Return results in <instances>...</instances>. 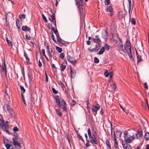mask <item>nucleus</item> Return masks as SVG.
I'll return each mask as SVG.
<instances>
[{"label": "nucleus", "mask_w": 149, "mask_h": 149, "mask_svg": "<svg viewBox=\"0 0 149 149\" xmlns=\"http://www.w3.org/2000/svg\"><path fill=\"white\" fill-rule=\"evenodd\" d=\"M66 66L65 65H63V64H62L61 65V71H63L66 68Z\"/></svg>", "instance_id": "nucleus-39"}, {"label": "nucleus", "mask_w": 149, "mask_h": 149, "mask_svg": "<svg viewBox=\"0 0 149 149\" xmlns=\"http://www.w3.org/2000/svg\"><path fill=\"white\" fill-rule=\"evenodd\" d=\"M62 106V109L63 111H67V109L66 108V103L64 100L63 99H61V104Z\"/></svg>", "instance_id": "nucleus-14"}, {"label": "nucleus", "mask_w": 149, "mask_h": 149, "mask_svg": "<svg viewBox=\"0 0 149 149\" xmlns=\"http://www.w3.org/2000/svg\"><path fill=\"white\" fill-rule=\"evenodd\" d=\"M145 88L147 89H148V86L146 82H145L144 84Z\"/></svg>", "instance_id": "nucleus-52"}, {"label": "nucleus", "mask_w": 149, "mask_h": 149, "mask_svg": "<svg viewBox=\"0 0 149 149\" xmlns=\"http://www.w3.org/2000/svg\"><path fill=\"white\" fill-rule=\"evenodd\" d=\"M100 47V44L96 45L95 47L91 50V52H97L98 51Z\"/></svg>", "instance_id": "nucleus-10"}, {"label": "nucleus", "mask_w": 149, "mask_h": 149, "mask_svg": "<svg viewBox=\"0 0 149 149\" xmlns=\"http://www.w3.org/2000/svg\"><path fill=\"white\" fill-rule=\"evenodd\" d=\"M24 56L26 58V62L27 63H28V62H29V59L28 58L27 54L25 52H24Z\"/></svg>", "instance_id": "nucleus-34"}, {"label": "nucleus", "mask_w": 149, "mask_h": 149, "mask_svg": "<svg viewBox=\"0 0 149 149\" xmlns=\"http://www.w3.org/2000/svg\"><path fill=\"white\" fill-rule=\"evenodd\" d=\"M90 139V142L92 144H95L97 145L98 142L97 139V137H91Z\"/></svg>", "instance_id": "nucleus-8"}, {"label": "nucleus", "mask_w": 149, "mask_h": 149, "mask_svg": "<svg viewBox=\"0 0 149 149\" xmlns=\"http://www.w3.org/2000/svg\"><path fill=\"white\" fill-rule=\"evenodd\" d=\"M130 21L131 23L133 25H135L136 24V22L134 18H132L130 20Z\"/></svg>", "instance_id": "nucleus-35"}, {"label": "nucleus", "mask_w": 149, "mask_h": 149, "mask_svg": "<svg viewBox=\"0 0 149 149\" xmlns=\"http://www.w3.org/2000/svg\"><path fill=\"white\" fill-rule=\"evenodd\" d=\"M87 141V142L86 144L85 145L87 147H88L90 146V145L89 143L88 140Z\"/></svg>", "instance_id": "nucleus-57"}, {"label": "nucleus", "mask_w": 149, "mask_h": 149, "mask_svg": "<svg viewBox=\"0 0 149 149\" xmlns=\"http://www.w3.org/2000/svg\"><path fill=\"white\" fill-rule=\"evenodd\" d=\"M51 38L55 42H56V40L55 39V37L54 36L53 34H52V35L51 36Z\"/></svg>", "instance_id": "nucleus-54"}, {"label": "nucleus", "mask_w": 149, "mask_h": 149, "mask_svg": "<svg viewBox=\"0 0 149 149\" xmlns=\"http://www.w3.org/2000/svg\"><path fill=\"white\" fill-rule=\"evenodd\" d=\"M77 137L80 139H81L82 141L84 142V140L83 139L82 137L80 136L79 134L77 135Z\"/></svg>", "instance_id": "nucleus-45"}, {"label": "nucleus", "mask_w": 149, "mask_h": 149, "mask_svg": "<svg viewBox=\"0 0 149 149\" xmlns=\"http://www.w3.org/2000/svg\"><path fill=\"white\" fill-rule=\"evenodd\" d=\"M128 2L129 6L130 7H131V0H128Z\"/></svg>", "instance_id": "nucleus-60"}, {"label": "nucleus", "mask_w": 149, "mask_h": 149, "mask_svg": "<svg viewBox=\"0 0 149 149\" xmlns=\"http://www.w3.org/2000/svg\"><path fill=\"white\" fill-rule=\"evenodd\" d=\"M106 143L107 146L109 145V143L108 141V140L107 139H106Z\"/></svg>", "instance_id": "nucleus-61"}, {"label": "nucleus", "mask_w": 149, "mask_h": 149, "mask_svg": "<svg viewBox=\"0 0 149 149\" xmlns=\"http://www.w3.org/2000/svg\"><path fill=\"white\" fill-rule=\"evenodd\" d=\"M42 16L43 19L44 20L45 22H47L48 21H47V20L46 17L44 15V14H42Z\"/></svg>", "instance_id": "nucleus-42"}, {"label": "nucleus", "mask_w": 149, "mask_h": 149, "mask_svg": "<svg viewBox=\"0 0 149 149\" xmlns=\"http://www.w3.org/2000/svg\"><path fill=\"white\" fill-rule=\"evenodd\" d=\"M13 135L14 136V137L12 138V140L13 141L17 140L18 138V135L17 134V133L15 132L13 134Z\"/></svg>", "instance_id": "nucleus-23"}, {"label": "nucleus", "mask_w": 149, "mask_h": 149, "mask_svg": "<svg viewBox=\"0 0 149 149\" xmlns=\"http://www.w3.org/2000/svg\"><path fill=\"white\" fill-rule=\"evenodd\" d=\"M104 47L105 49H106L107 51L109 50L110 48V46L109 45H108L107 43H105Z\"/></svg>", "instance_id": "nucleus-31"}, {"label": "nucleus", "mask_w": 149, "mask_h": 149, "mask_svg": "<svg viewBox=\"0 0 149 149\" xmlns=\"http://www.w3.org/2000/svg\"><path fill=\"white\" fill-rule=\"evenodd\" d=\"M67 58L68 61L72 64H74L76 62L75 59L74 58L68 54V53L67 54Z\"/></svg>", "instance_id": "nucleus-5"}, {"label": "nucleus", "mask_w": 149, "mask_h": 149, "mask_svg": "<svg viewBox=\"0 0 149 149\" xmlns=\"http://www.w3.org/2000/svg\"><path fill=\"white\" fill-rule=\"evenodd\" d=\"M136 135L137 139H140L142 136V133L141 130V131H139L137 132Z\"/></svg>", "instance_id": "nucleus-17"}, {"label": "nucleus", "mask_w": 149, "mask_h": 149, "mask_svg": "<svg viewBox=\"0 0 149 149\" xmlns=\"http://www.w3.org/2000/svg\"><path fill=\"white\" fill-rule=\"evenodd\" d=\"M70 74L71 77L72 78H74L75 77L76 74V71L75 69L72 67H70Z\"/></svg>", "instance_id": "nucleus-7"}, {"label": "nucleus", "mask_w": 149, "mask_h": 149, "mask_svg": "<svg viewBox=\"0 0 149 149\" xmlns=\"http://www.w3.org/2000/svg\"><path fill=\"white\" fill-rule=\"evenodd\" d=\"M118 47L122 51H124V49L123 48V45L121 43L119 45H118Z\"/></svg>", "instance_id": "nucleus-32"}, {"label": "nucleus", "mask_w": 149, "mask_h": 149, "mask_svg": "<svg viewBox=\"0 0 149 149\" xmlns=\"http://www.w3.org/2000/svg\"><path fill=\"white\" fill-rule=\"evenodd\" d=\"M49 20L52 22L54 25L55 26V27L56 28V21L55 17V15L54 14H53V15L51 16V18L49 17Z\"/></svg>", "instance_id": "nucleus-9"}, {"label": "nucleus", "mask_w": 149, "mask_h": 149, "mask_svg": "<svg viewBox=\"0 0 149 149\" xmlns=\"http://www.w3.org/2000/svg\"><path fill=\"white\" fill-rule=\"evenodd\" d=\"M56 50L59 53H61L62 51V49L58 47H56Z\"/></svg>", "instance_id": "nucleus-38"}, {"label": "nucleus", "mask_w": 149, "mask_h": 149, "mask_svg": "<svg viewBox=\"0 0 149 149\" xmlns=\"http://www.w3.org/2000/svg\"><path fill=\"white\" fill-rule=\"evenodd\" d=\"M75 101L74 100H72V102L71 103V106H73L75 104Z\"/></svg>", "instance_id": "nucleus-50"}, {"label": "nucleus", "mask_w": 149, "mask_h": 149, "mask_svg": "<svg viewBox=\"0 0 149 149\" xmlns=\"http://www.w3.org/2000/svg\"><path fill=\"white\" fill-rule=\"evenodd\" d=\"M114 146L115 148H118V145L117 141H116V142H114Z\"/></svg>", "instance_id": "nucleus-46"}, {"label": "nucleus", "mask_w": 149, "mask_h": 149, "mask_svg": "<svg viewBox=\"0 0 149 149\" xmlns=\"http://www.w3.org/2000/svg\"><path fill=\"white\" fill-rule=\"evenodd\" d=\"M136 54L137 55V63L141 61H142V60L141 57V56H139L137 55V53L136 52Z\"/></svg>", "instance_id": "nucleus-28"}, {"label": "nucleus", "mask_w": 149, "mask_h": 149, "mask_svg": "<svg viewBox=\"0 0 149 149\" xmlns=\"http://www.w3.org/2000/svg\"><path fill=\"white\" fill-rule=\"evenodd\" d=\"M105 76L106 77H108L109 75V73L107 70H106L104 73Z\"/></svg>", "instance_id": "nucleus-47"}, {"label": "nucleus", "mask_w": 149, "mask_h": 149, "mask_svg": "<svg viewBox=\"0 0 149 149\" xmlns=\"http://www.w3.org/2000/svg\"><path fill=\"white\" fill-rule=\"evenodd\" d=\"M2 69L3 72H5L6 74L7 70L6 69V65L5 61H4L3 65L2 66Z\"/></svg>", "instance_id": "nucleus-26"}, {"label": "nucleus", "mask_w": 149, "mask_h": 149, "mask_svg": "<svg viewBox=\"0 0 149 149\" xmlns=\"http://www.w3.org/2000/svg\"><path fill=\"white\" fill-rule=\"evenodd\" d=\"M144 139L146 141L149 139V133H146L144 136Z\"/></svg>", "instance_id": "nucleus-29"}, {"label": "nucleus", "mask_w": 149, "mask_h": 149, "mask_svg": "<svg viewBox=\"0 0 149 149\" xmlns=\"http://www.w3.org/2000/svg\"><path fill=\"white\" fill-rule=\"evenodd\" d=\"M52 90L54 94H56L58 93V91L54 88H52Z\"/></svg>", "instance_id": "nucleus-51"}, {"label": "nucleus", "mask_w": 149, "mask_h": 149, "mask_svg": "<svg viewBox=\"0 0 149 149\" xmlns=\"http://www.w3.org/2000/svg\"><path fill=\"white\" fill-rule=\"evenodd\" d=\"M6 41L7 42L9 45V46L12 47L13 45L12 42V41L8 40V38L7 37L6 38Z\"/></svg>", "instance_id": "nucleus-27"}, {"label": "nucleus", "mask_w": 149, "mask_h": 149, "mask_svg": "<svg viewBox=\"0 0 149 149\" xmlns=\"http://www.w3.org/2000/svg\"><path fill=\"white\" fill-rule=\"evenodd\" d=\"M57 40L60 46H66L65 43H63L62 42V40L60 37L57 38Z\"/></svg>", "instance_id": "nucleus-18"}, {"label": "nucleus", "mask_w": 149, "mask_h": 149, "mask_svg": "<svg viewBox=\"0 0 149 149\" xmlns=\"http://www.w3.org/2000/svg\"><path fill=\"white\" fill-rule=\"evenodd\" d=\"M13 143L16 147L18 149H21V146L17 140L13 141Z\"/></svg>", "instance_id": "nucleus-12"}, {"label": "nucleus", "mask_w": 149, "mask_h": 149, "mask_svg": "<svg viewBox=\"0 0 149 149\" xmlns=\"http://www.w3.org/2000/svg\"><path fill=\"white\" fill-rule=\"evenodd\" d=\"M125 15V14L124 12L123 11H119L118 13V17L120 19L124 18Z\"/></svg>", "instance_id": "nucleus-13"}, {"label": "nucleus", "mask_w": 149, "mask_h": 149, "mask_svg": "<svg viewBox=\"0 0 149 149\" xmlns=\"http://www.w3.org/2000/svg\"><path fill=\"white\" fill-rule=\"evenodd\" d=\"M3 123L4 121L3 120L1 119L0 118V126H1V125H2L3 124Z\"/></svg>", "instance_id": "nucleus-58"}, {"label": "nucleus", "mask_w": 149, "mask_h": 149, "mask_svg": "<svg viewBox=\"0 0 149 149\" xmlns=\"http://www.w3.org/2000/svg\"><path fill=\"white\" fill-rule=\"evenodd\" d=\"M124 136L125 141H122V145L123 147L124 148H127V149H130V145L127 143H131L132 139L133 140L134 139V135L131 136L127 134V132H125L124 133Z\"/></svg>", "instance_id": "nucleus-1"}, {"label": "nucleus", "mask_w": 149, "mask_h": 149, "mask_svg": "<svg viewBox=\"0 0 149 149\" xmlns=\"http://www.w3.org/2000/svg\"><path fill=\"white\" fill-rule=\"evenodd\" d=\"M105 50L104 47H102L100 49V51L97 53V54L101 55L103 53Z\"/></svg>", "instance_id": "nucleus-25"}, {"label": "nucleus", "mask_w": 149, "mask_h": 149, "mask_svg": "<svg viewBox=\"0 0 149 149\" xmlns=\"http://www.w3.org/2000/svg\"><path fill=\"white\" fill-rule=\"evenodd\" d=\"M45 75H46V78H45V81L46 82H47L48 81V77L46 73H45Z\"/></svg>", "instance_id": "nucleus-63"}, {"label": "nucleus", "mask_w": 149, "mask_h": 149, "mask_svg": "<svg viewBox=\"0 0 149 149\" xmlns=\"http://www.w3.org/2000/svg\"><path fill=\"white\" fill-rule=\"evenodd\" d=\"M16 25L17 28L18 29H19L21 26V23L20 21L18 19H17L16 20Z\"/></svg>", "instance_id": "nucleus-21"}, {"label": "nucleus", "mask_w": 149, "mask_h": 149, "mask_svg": "<svg viewBox=\"0 0 149 149\" xmlns=\"http://www.w3.org/2000/svg\"><path fill=\"white\" fill-rule=\"evenodd\" d=\"M25 15L23 14L22 15H19V18L21 19L22 18H23V19H24L25 18Z\"/></svg>", "instance_id": "nucleus-49"}, {"label": "nucleus", "mask_w": 149, "mask_h": 149, "mask_svg": "<svg viewBox=\"0 0 149 149\" xmlns=\"http://www.w3.org/2000/svg\"><path fill=\"white\" fill-rule=\"evenodd\" d=\"M55 100L57 105L59 107H61L62 106L61 100L59 99V97L58 95H56L55 97Z\"/></svg>", "instance_id": "nucleus-6"}, {"label": "nucleus", "mask_w": 149, "mask_h": 149, "mask_svg": "<svg viewBox=\"0 0 149 149\" xmlns=\"http://www.w3.org/2000/svg\"><path fill=\"white\" fill-rule=\"evenodd\" d=\"M96 132H95V133L92 134V135L91 136V137H97L96 135Z\"/></svg>", "instance_id": "nucleus-62"}, {"label": "nucleus", "mask_w": 149, "mask_h": 149, "mask_svg": "<svg viewBox=\"0 0 149 149\" xmlns=\"http://www.w3.org/2000/svg\"><path fill=\"white\" fill-rule=\"evenodd\" d=\"M38 66L40 68L42 66V63L40 60L38 61Z\"/></svg>", "instance_id": "nucleus-56"}, {"label": "nucleus", "mask_w": 149, "mask_h": 149, "mask_svg": "<svg viewBox=\"0 0 149 149\" xmlns=\"http://www.w3.org/2000/svg\"><path fill=\"white\" fill-rule=\"evenodd\" d=\"M102 36L104 38H106V37L108 36V34L107 31L104 30H103L102 32Z\"/></svg>", "instance_id": "nucleus-22"}, {"label": "nucleus", "mask_w": 149, "mask_h": 149, "mask_svg": "<svg viewBox=\"0 0 149 149\" xmlns=\"http://www.w3.org/2000/svg\"><path fill=\"white\" fill-rule=\"evenodd\" d=\"M20 89L21 91V93H24L25 92V89L24 88L23 86H20Z\"/></svg>", "instance_id": "nucleus-37"}, {"label": "nucleus", "mask_w": 149, "mask_h": 149, "mask_svg": "<svg viewBox=\"0 0 149 149\" xmlns=\"http://www.w3.org/2000/svg\"><path fill=\"white\" fill-rule=\"evenodd\" d=\"M42 53L44 56H45L46 55L45 54V50L44 49H43L42 50Z\"/></svg>", "instance_id": "nucleus-59"}, {"label": "nucleus", "mask_w": 149, "mask_h": 149, "mask_svg": "<svg viewBox=\"0 0 149 149\" xmlns=\"http://www.w3.org/2000/svg\"><path fill=\"white\" fill-rule=\"evenodd\" d=\"M56 113L59 117H61L62 116V114L61 112V110L59 109H56Z\"/></svg>", "instance_id": "nucleus-24"}, {"label": "nucleus", "mask_w": 149, "mask_h": 149, "mask_svg": "<svg viewBox=\"0 0 149 149\" xmlns=\"http://www.w3.org/2000/svg\"><path fill=\"white\" fill-rule=\"evenodd\" d=\"M3 109L6 112H8L11 116H13V111L9 105L7 104H4L3 106Z\"/></svg>", "instance_id": "nucleus-3"}, {"label": "nucleus", "mask_w": 149, "mask_h": 149, "mask_svg": "<svg viewBox=\"0 0 149 149\" xmlns=\"http://www.w3.org/2000/svg\"><path fill=\"white\" fill-rule=\"evenodd\" d=\"M87 131H88V137H89V138H90L91 137V136H92L91 134V130H90V128H88Z\"/></svg>", "instance_id": "nucleus-36"}, {"label": "nucleus", "mask_w": 149, "mask_h": 149, "mask_svg": "<svg viewBox=\"0 0 149 149\" xmlns=\"http://www.w3.org/2000/svg\"><path fill=\"white\" fill-rule=\"evenodd\" d=\"M83 0H79V1L77 3H75V5L77 6L80 14H82L84 12V7L83 5Z\"/></svg>", "instance_id": "nucleus-2"}, {"label": "nucleus", "mask_w": 149, "mask_h": 149, "mask_svg": "<svg viewBox=\"0 0 149 149\" xmlns=\"http://www.w3.org/2000/svg\"><path fill=\"white\" fill-rule=\"evenodd\" d=\"M47 52V53L50 58L52 57L54 54L52 49L50 50H49Z\"/></svg>", "instance_id": "nucleus-19"}, {"label": "nucleus", "mask_w": 149, "mask_h": 149, "mask_svg": "<svg viewBox=\"0 0 149 149\" xmlns=\"http://www.w3.org/2000/svg\"><path fill=\"white\" fill-rule=\"evenodd\" d=\"M65 56V54L64 53H61L59 56V57L63 59L64 58Z\"/></svg>", "instance_id": "nucleus-43"}, {"label": "nucleus", "mask_w": 149, "mask_h": 149, "mask_svg": "<svg viewBox=\"0 0 149 149\" xmlns=\"http://www.w3.org/2000/svg\"><path fill=\"white\" fill-rule=\"evenodd\" d=\"M116 133L117 136H118L119 137H120L121 136V135L122 132L118 130L116 132Z\"/></svg>", "instance_id": "nucleus-40"}, {"label": "nucleus", "mask_w": 149, "mask_h": 149, "mask_svg": "<svg viewBox=\"0 0 149 149\" xmlns=\"http://www.w3.org/2000/svg\"><path fill=\"white\" fill-rule=\"evenodd\" d=\"M124 48L127 53L131 52L130 43L129 40H127L126 41V44L124 46Z\"/></svg>", "instance_id": "nucleus-4"}, {"label": "nucleus", "mask_w": 149, "mask_h": 149, "mask_svg": "<svg viewBox=\"0 0 149 149\" xmlns=\"http://www.w3.org/2000/svg\"><path fill=\"white\" fill-rule=\"evenodd\" d=\"M0 127H2L3 128L6 130L8 127V125L5 123H3L1 125Z\"/></svg>", "instance_id": "nucleus-30"}, {"label": "nucleus", "mask_w": 149, "mask_h": 149, "mask_svg": "<svg viewBox=\"0 0 149 149\" xmlns=\"http://www.w3.org/2000/svg\"><path fill=\"white\" fill-rule=\"evenodd\" d=\"M100 108V105L97 104L95 106H93L92 109L93 111L97 112L99 109Z\"/></svg>", "instance_id": "nucleus-16"}, {"label": "nucleus", "mask_w": 149, "mask_h": 149, "mask_svg": "<svg viewBox=\"0 0 149 149\" xmlns=\"http://www.w3.org/2000/svg\"><path fill=\"white\" fill-rule=\"evenodd\" d=\"M5 145L7 149H9L10 148L11 145L7 143Z\"/></svg>", "instance_id": "nucleus-48"}, {"label": "nucleus", "mask_w": 149, "mask_h": 149, "mask_svg": "<svg viewBox=\"0 0 149 149\" xmlns=\"http://www.w3.org/2000/svg\"><path fill=\"white\" fill-rule=\"evenodd\" d=\"M107 12H110V16H112L113 15V10L111 6H109L107 7Z\"/></svg>", "instance_id": "nucleus-15"}, {"label": "nucleus", "mask_w": 149, "mask_h": 149, "mask_svg": "<svg viewBox=\"0 0 149 149\" xmlns=\"http://www.w3.org/2000/svg\"><path fill=\"white\" fill-rule=\"evenodd\" d=\"M30 28L26 26H23L22 27V30L24 31H29L30 32Z\"/></svg>", "instance_id": "nucleus-20"}, {"label": "nucleus", "mask_w": 149, "mask_h": 149, "mask_svg": "<svg viewBox=\"0 0 149 149\" xmlns=\"http://www.w3.org/2000/svg\"><path fill=\"white\" fill-rule=\"evenodd\" d=\"M25 37H26V39L27 40H30L31 37L27 35L26 34L25 35Z\"/></svg>", "instance_id": "nucleus-55"}, {"label": "nucleus", "mask_w": 149, "mask_h": 149, "mask_svg": "<svg viewBox=\"0 0 149 149\" xmlns=\"http://www.w3.org/2000/svg\"><path fill=\"white\" fill-rule=\"evenodd\" d=\"M94 63H99V59L96 57H95L94 58Z\"/></svg>", "instance_id": "nucleus-44"}, {"label": "nucleus", "mask_w": 149, "mask_h": 149, "mask_svg": "<svg viewBox=\"0 0 149 149\" xmlns=\"http://www.w3.org/2000/svg\"><path fill=\"white\" fill-rule=\"evenodd\" d=\"M13 130L15 132L18 131V128L16 127H14L13 128Z\"/></svg>", "instance_id": "nucleus-53"}, {"label": "nucleus", "mask_w": 149, "mask_h": 149, "mask_svg": "<svg viewBox=\"0 0 149 149\" xmlns=\"http://www.w3.org/2000/svg\"><path fill=\"white\" fill-rule=\"evenodd\" d=\"M95 38H93L92 39L93 41L96 43H97V44H100L99 42H101V41L99 38V36L98 35H96L95 36Z\"/></svg>", "instance_id": "nucleus-11"}, {"label": "nucleus", "mask_w": 149, "mask_h": 149, "mask_svg": "<svg viewBox=\"0 0 149 149\" xmlns=\"http://www.w3.org/2000/svg\"><path fill=\"white\" fill-rule=\"evenodd\" d=\"M110 3L109 0H104V4L106 6L108 5Z\"/></svg>", "instance_id": "nucleus-41"}, {"label": "nucleus", "mask_w": 149, "mask_h": 149, "mask_svg": "<svg viewBox=\"0 0 149 149\" xmlns=\"http://www.w3.org/2000/svg\"><path fill=\"white\" fill-rule=\"evenodd\" d=\"M127 54L128 55L130 58V59L132 61H134V58H133L132 56V52L131 53H127Z\"/></svg>", "instance_id": "nucleus-33"}, {"label": "nucleus", "mask_w": 149, "mask_h": 149, "mask_svg": "<svg viewBox=\"0 0 149 149\" xmlns=\"http://www.w3.org/2000/svg\"><path fill=\"white\" fill-rule=\"evenodd\" d=\"M53 32H54V33L56 35V34H57L58 33L57 30H56L54 31Z\"/></svg>", "instance_id": "nucleus-64"}]
</instances>
